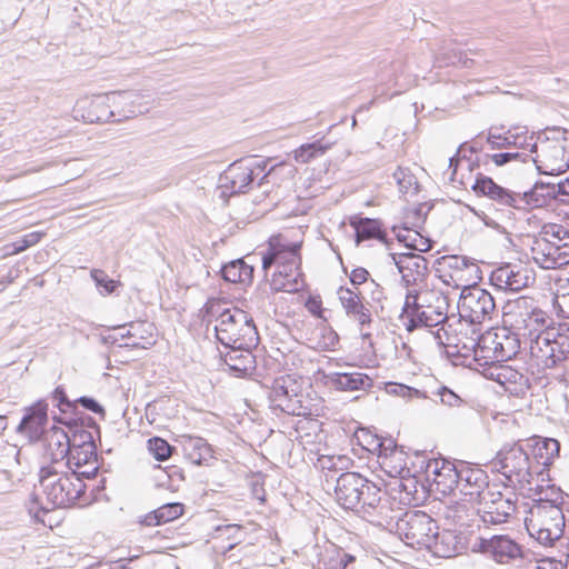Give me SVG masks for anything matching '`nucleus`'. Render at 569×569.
<instances>
[{"label":"nucleus","mask_w":569,"mask_h":569,"mask_svg":"<svg viewBox=\"0 0 569 569\" xmlns=\"http://www.w3.org/2000/svg\"><path fill=\"white\" fill-rule=\"evenodd\" d=\"M397 532L416 550H427L439 558H451L457 552L452 532H440L437 522L423 511L406 512L397 522Z\"/></svg>","instance_id":"1"},{"label":"nucleus","mask_w":569,"mask_h":569,"mask_svg":"<svg viewBox=\"0 0 569 569\" xmlns=\"http://www.w3.org/2000/svg\"><path fill=\"white\" fill-rule=\"evenodd\" d=\"M273 402L283 412L293 416L322 417L327 406L325 398L315 390L311 380L296 373L274 379L271 387Z\"/></svg>","instance_id":"2"},{"label":"nucleus","mask_w":569,"mask_h":569,"mask_svg":"<svg viewBox=\"0 0 569 569\" xmlns=\"http://www.w3.org/2000/svg\"><path fill=\"white\" fill-rule=\"evenodd\" d=\"M480 331L481 328H475L468 336L447 338L446 345L472 351L475 360L485 366L505 362L518 353L520 342L505 326L483 333Z\"/></svg>","instance_id":"3"},{"label":"nucleus","mask_w":569,"mask_h":569,"mask_svg":"<svg viewBox=\"0 0 569 569\" xmlns=\"http://www.w3.org/2000/svg\"><path fill=\"white\" fill-rule=\"evenodd\" d=\"M39 488L40 499L47 507L70 508L84 493L86 485L76 473L44 465L39 470Z\"/></svg>","instance_id":"4"},{"label":"nucleus","mask_w":569,"mask_h":569,"mask_svg":"<svg viewBox=\"0 0 569 569\" xmlns=\"http://www.w3.org/2000/svg\"><path fill=\"white\" fill-rule=\"evenodd\" d=\"M496 310V303L492 296L477 284L462 291L458 311L459 319L453 322H446L441 330L448 336L447 338H458L471 333V329L481 328V325L491 319V315Z\"/></svg>","instance_id":"5"},{"label":"nucleus","mask_w":569,"mask_h":569,"mask_svg":"<svg viewBox=\"0 0 569 569\" xmlns=\"http://www.w3.org/2000/svg\"><path fill=\"white\" fill-rule=\"evenodd\" d=\"M502 323L519 342L536 341L548 329L550 318L531 299L519 297L505 306Z\"/></svg>","instance_id":"6"},{"label":"nucleus","mask_w":569,"mask_h":569,"mask_svg":"<svg viewBox=\"0 0 569 569\" xmlns=\"http://www.w3.org/2000/svg\"><path fill=\"white\" fill-rule=\"evenodd\" d=\"M217 312L216 337L222 345L232 349H250L257 345L259 335L249 312L238 307Z\"/></svg>","instance_id":"7"},{"label":"nucleus","mask_w":569,"mask_h":569,"mask_svg":"<svg viewBox=\"0 0 569 569\" xmlns=\"http://www.w3.org/2000/svg\"><path fill=\"white\" fill-rule=\"evenodd\" d=\"M542 174L557 176L569 168V130L548 127L531 158Z\"/></svg>","instance_id":"8"},{"label":"nucleus","mask_w":569,"mask_h":569,"mask_svg":"<svg viewBox=\"0 0 569 569\" xmlns=\"http://www.w3.org/2000/svg\"><path fill=\"white\" fill-rule=\"evenodd\" d=\"M533 261L543 269L569 264V231L558 223H547L531 247Z\"/></svg>","instance_id":"9"},{"label":"nucleus","mask_w":569,"mask_h":569,"mask_svg":"<svg viewBox=\"0 0 569 569\" xmlns=\"http://www.w3.org/2000/svg\"><path fill=\"white\" fill-rule=\"evenodd\" d=\"M528 533L539 543L551 547L565 531L566 520L561 507L552 505H532L525 518Z\"/></svg>","instance_id":"10"},{"label":"nucleus","mask_w":569,"mask_h":569,"mask_svg":"<svg viewBox=\"0 0 569 569\" xmlns=\"http://www.w3.org/2000/svg\"><path fill=\"white\" fill-rule=\"evenodd\" d=\"M305 232L301 227L284 228L268 240L267 251L262 256V269H270L273 263L302 264L301 249Z\"/></svg>","instance_id":"11"},{"label":"nucleus","mask_w":569,"mask_h":569,"mask_svg":"<svg viewBox=\"0 0 569 569\" xmlns=\"http://www.w3.org/2000/svg\"><path fill=\"white\" fill-rule=\"evenodd\" d=\"M435 271L437 279L452 291H466L482 279L479 266L461 256L439 258Z\"/></svg>","instance_id":"12"},{"label":"nucleus","mask_w":569,"mask_h":569,"mask_svg":"<svg viewBox=\"0 0 569 569\" xmlns=\"http://www.w3.org/2000/svg\"><path fill=\"white\" fill-rule=\"evenodd\" d=\"M379 488L357 472L342 473L335 488L336 499L345 509L359 505L373 507L380 500Z\"/></svg>","instance_id":"13"},{"label":"nucleus","mask_w":569,"mask_h":569,"mask_svg":"<svg viewBox=\"0 0 569 569\" xmlns=\"http://www.w3.org/2000/svg\"><path fill=\"white\" fill-rule=\"evenodd\" d=\"M452 290L445 287L435 276L426 280L418 290L409 291L403 309L425 308L429 313L443 318L449 309V295Z\"/></svg>","instance_id":"14"},{"label":"nucleus","mask_w":569,"mask_h":569,"mask_svg":"<svg viewBox=\"0 0 569 569\" xmlns=\"http://www.w3.org/2000/svg\"><path fill=\"white\" fill-rule=\"evenodd\" d=\"M460 466L443 458H435L428 461L426 467V481L429 491L439 498L448 497L458 487Z\"/></svg>","instance_id":"15"},{"label":"nucleus","mask_w":569,"mask_h":569,"mask_svg":"<svg viewBox=\"0 0 569 569\" xmlns=\"http://www.w3.org/2000/svg\"><path fill=\"white\" fill-rule=\"evenodd\" d=\"M462 501L476 508L493 486H489L487 472L477 465L460 463L458 487Z\"/></svg>","instance_id":"16"},{"label":"nucleus","mask_w":569,"mask_h":569,"mask_svg":"<svg viewBox=\"0 0 569 569\" xmlns=\"http://www.w3.org/2000/svg\"><path fill=\"white\" fill-rule=\"evenodd\" d=\"M479 548L483 555L501 565L523 558L522 546L507 535H495L488 539H481Z\"/></svg>","instance_id":"17"},{"label":"nucleus","mask_w":569,"mask_h":569,"mask_svg":"<svg viewBox=\"0 0 569 569\" xmlns=\"http://www.w3.org/2000/svg\"><path fill=\"white\" fill-rule=\"evenodd\" d=\"M391 259L408 287H419L428 279V260L423 256L409 251L391 253Z\"/></svg>","instance_id":"18"},{"label":"nucleus","mask_w":569,"mask_h":569,"mask_svg":"<svg viewBox=\"0 0 569 569\" xmlns=\"http://www.w3.org/2000/svg\"><path fill=\"white\" fill-rule=\"evenodd\" d=\"M496 468L508 479L525 477L529 473V457L519 443L502 448L496 456Z\"/></svg>","instance_id":"19"},{"label":"nucleus","mask_w":569,"mask_h":569,"mask_svg":"<svg viewBox=\"0 0 569 569\" xmlns=\"http://www.w3.org/2000/svg\"><path fill=\"white\" fill-rule=\"evenodd\" d=\"M410 461V456L392 440H387V445L378 453V463L381 470L392 478L407 479L411 477Z\"/></svg>","instance_id":"20"},{"label":"nucleus","mask_w":569,"mask_h":569,"mask_svg":"<svg viewBox=\"0 0 569 569\" xmlns=\"http://www.w3.org/2000/svg\"><path fill=\"white\" fill-rule=\"evenodd\" d=\"M47 425L48 406L43 401H38L26 409L17 431L30 443H33L44 435Z\"/></svg>","instance_id":"21"},{"label":"nucleus","mask_w":569,"mask_h":569,"mask_svg":"<svg viewBox=\"0 0 569 569\" xmlns=\"http://www.w3.org/2000/svg\"><path fill=\"white\" fill-rule=\"evenodd\" d=\"M297 440L302 448L311 453L320 455L327 448V433L323 422L305 417L296 425Z\"/></svg>","instance_id":"22"},{"label":"nucleus","mask_w":569,"mask_h":569,"mask_svg":"<svg viewBox=\"0 0 569 569\" xmlns=\"http://www.w3.org/2000/svg\"><path fill=\"white\" fill-rule=\"evenodd\" d=\"M68 471L77 477L91 478L98 472V459L93 442L71 447L67 460Z\"/></svg>","instance_id":"23"},{"label":"nucleus","mask_w":569,"mask_h":569,"mask_svg":"<svg viewBox=\"0 0 569 569\" xmlns=\"http://www.w3.org/2000/svg\"><path fill=\"white\" fill-rule=\"evenodd\" d=\"M491 281L500 289L519 291L529 287L535 277L526 267L506 264L492 272Z\"/></svg>","instance_id":"24"},{"label":"nucleus","mask_w":569,"mask_h":569,"mask_svg":"<svg viewBox=\"0 0 569 569\" xmlns=\"http://www.w3.org/2000/svg\"><path fill=\"white\" fill-rule=\"evenodd\" d=\"M476 509L479 513H482L485 521L502 523L515 511V506L497 490V486H493L487 497L476 506Z\"/></svg>","instance_id":"25"},{"label":"nucleus","mask_w":569,"mask_h":569,"mask_svg":"<svg viewBox=\"0 0 569 569\" xmlns=\"http://www.w3.org/2000/svg\"><path fill=\"white\" fill-rule=\"evenodd\" d=\"M277 267L270 279V287L277 292H297L305 286L301 266L273 263Z\"/></svg>","instance_id":"26"},{"label":"nucleus","mask_w":569,"mask_h":569,"mask_svg":"<svg viewBox=\"0 0 569 569\" xmlns=\"http://www.w3.org/2000/svg\"><path fill=\"white\" fill-rule=\"evenodd\" d=\"M339 301L348 317L357 321L361 328L372 322L369 308L363 303V297L357 290L348 287L338 289Z\"/></svg>","instance_id":"27"},{"label":"nucleus","mask_w":569,"mask_h":569,"mask_svg":"<svg viewBox=\"0 0 569 569\" xmlns=\"http://www.w3.org/2000/svg\"><path fill=\"white\" fill-rule=\"evenodd\" d=\"M471 190L477 197H487L501 206L510 208V204L518 202V199L512 198V191L505 189L493 181L492 178L482 173H478Z\"/></svg>","instance_id":"28"},{"label":"nucleus","mask_w":569,"mask_h":569,"mask_svg":"<svg viewBox=\"0 0 569 569\" xmlns=\"http://www.w3.org/2000/svg\"><path fill=\"white\" fill-rule=\"evenodd\" d=\"M70 449L67 432L60 427H52L46 436L44 445V456L50 460L48 465L62 467V461L69 455Z\"/></svg>","instance_id":"29"},{"label":"nucleus","mask_w":569,"mask_h":569,"mask_svg":"<svg viewBox=\"0 0 569 569\" xmlns=\"http://www.w3.org/2000/svg\"><path fill=\"white\" fill-rule=\"evenodd\" d=\"M532 458L538 465L549 467L559 457L560 443L553 438L535 436L528 440Z\"/></svg>","instance_id":"30"},{"label":"nucleus","mask_w":569,"mask_h":569,"mask_svg":"<svg viewBox=\"0 0 569 569\" xmlns=\"http://www.w3.org/2000/svg\"><path fill=\"white\" fill-rule=\"evenodd\" d=\"M226 187L232 193L244 192L254 180V169L244 162H234L224 173Z\"/></svg>","instance_id":"31"},{"label":"nucleus","mask_w":569,"mask_h":569,"mask_svg":"<svg viewBox=\"0 0 569 569\" xmlns=\"http://www.w3.org/2000/svg\"><path fill=\"white\" fill-rule=\"evenodd\" d=\"M182 449L186 459L196 466H207L214 459L211 445L200 437H186Z\"/></svg>","instance_id":"32"},{"label":"nucleus","mask_w":569,"mask_h":569,"mask_svg":"<svg viewBox=\"0 0 569 569\" xmlns=\"http://www.w3.org/2000/svg\"><path fill=\"white\" fill-rule=\"evenodd\" d=\"M133 348L147 349L157 341V328L154 323L147 320L133 321L128 326L126 335Z\"/></svg>","instance_id":"33"},{"label":"nucleus","mask_w":569,"mask_h":569,"mask_svg":"<svg viewBox=\"0 0 569 569\" xmlns=\"http://www.w3.org/2000/svg\"><path fill=\"white\" fill-rule=\"evenodd\" d=\"M507 139L510 148L517 149L516 152H525V162L532 158L537 148L533 132L526 126H513L507 130Z\"/></svg>","instance_id":"34"},{"label":"nucleus","mask_w":569,"mask_h":569,"mask_svg":"<svg viewBox=\"0 0 569 569\" xmlns=\"http://www.w3.org/2000/svg\"><path fill=\"white\" fill-rule=\"evenodd\" d=\"M545 340L550 346V356L557 359L566 358L569 355V326H548L545 331Z\"/></svg>","instance_id":"35"},{"label":"nucleus","mask_w":569,"mask_h":569,"mask_svg":"<svg viewBox=\"0 0 569 569\" xmlns=\"http://www.w3.org/2000/svg\"><path fill=\"white\" fill-rule=\"evenodd\" d=\"M186 507L181 502L164 503L143 516L141 523L148 527L164 525L183 516Z\"/></svg>","instance_id":"36"},{"label":"nucleus","mask_w":569,"mask_h":569,"mask_svg":"<svg viewBox=\"0 0 569 569\" xmlns=\"http://www.w3.org/2000/svg\"><path fill=\"white\" fill-rule=\"evenodd\" d=\"M548 187L545 184H536L533 188L523 193L512 191V198L518 199V202L510 204V208L517 210H527L532 208H542L548 204L549 196L547 193Z\"/></svg>","instance_id":"37"},{"label":"nucleus","mask_w":569,"mask_h":569,"mask_svg":"<svg viewBox=\"0 0 569 569\" xmlns=\"http://www.w3.org/2000/svg\"><path fill=\"white\" fill-rule=\"evenodd\" d=\"M217 539L220 541V549L226 552L240 545L252 546L250 536L246 528L240 525H228L219 529Z\"/></svg>","instance_id":"38"},{"label":"nucleus","mask_w":569,"mask_h":569,"mask_svg":"<svg viewBox=\"0 0 569 569\" xmlns=\"http://www.w3.org/2000/svg\"><path fill=\"white\" fill-rule=\"evenodd\" d=\"M331 147L332 143L326 141L325 138H321L315 142L302 143L292 150L291 154L297 163L306 164L326 154Z\"/></svg>","instance_id":"39"},{"label":"nucleus","mask_w":569,"mask_h":569,"mask_svg":"<svg viewBox=\"0 0 569 569\" xmlns=\"http://www.w3.org/2000/svg\"><path fill=\"white\" fill-rule=\"evenodd\" d=\"M331 385L341 391H358L370 387V378L361 372H338L330 377Z\"/></svg>","instance_id":"40"},{"label":"nucleus","mask_w":569,"mask_h":569,"mask_svg":"<svg viewBox=\"0 0 569 569\" xmlns=\"http://www.w3.org/2000/svg\"><path fill=\"white\" fill-rule=\"evenodd\" d=\"M490 378L501 385L507 391H515L521 383L523 376L510 366L500 363L491 365Z\"/></svg>","instance_id":"41"},{"label":"nucleus","mask_w":569,"mask_h":569,"mask_svg":"<svg viewBox=\"0 0 569 569\" xmlns=\"http://www.w3.org/2000/svg\"><path fill=\"white\" fill-rule=\"evenodd\" d=\"M397 239L409 250L427 252L432 248V241L416 229L406 227L399 229Z\"/></svg>","instance_id":"42"},{"label":"nucleus","mask_w":569,"mask_h":569,"mask_svg":"<svg viewBox=\"0 0 569 569\" xmlns=\"http://www.w3.org/2000/svg\"><path fill=\"white\" fill-rule=\"evenodd\" d=\"M224 362L238 377L246 375L252 367L250 349H232L224 356Z\"/></svg>","instance_id":"43"},{"label":"nucleus","mask_w":569,"mask_h":569,"mask_svg":"<svg viewBox=\"0 0 569 569\" xmlns=\"http://www.w3.org/2000/svg\"><path fill=\"white\" fill-rule=\"evenodd\" d=\"M353 441L362 450L377 455L387 445V440H382L377 433L365 427L356 429Z\"/></svg>","instance_id":"44"},{"label":"nucleus","mask_w":569,"mask_h":569,"mask_svg":"<svg viewBox=\"0 0 569 569\" xmlns=\"http://www.w3.org/2000/svg\"><path fill=\"white\" fill-rule=\"evenodd\" d=\"M311 341L316 350L332 351L339 346L340 338L330 326L321 325L316 329Z\"/></svg>","instance_id":"45"},{"label":"nucleus","mask_w":569,"mask_h":569,"mask_svg":"<svg viewBox=\"0 0 569 569\" xmlns=\"http://www.w3.org/2000/svg\"><path fill=\"white\" fill-rule=\"evenodd\" d=\"M513 161L525 162V152H483L477 158L478 166L486 168L491 164L496 168H500Z\"/></svg>","instance_id":"46"},{"label":"nucleus","mask_w":569,"mask_h":569,"mask_svg":"<svg viewBox=\"0 0 569 569\" xmlns=\"http://www.w3.org/2000/svg\"><path fill=\"white\" fill-rule=\"evenodd\" d=\"M350 224L356 230L358 242L370 239H378L382 236L380 223L375 219L353 218L350 220Z\"/></svg>","instance_id":"47"},{"label":"nucleus","mask_w":569,"mask_h":569,"mask_svg":"<svg viewBox=\"0 0 569 569\" xmlns=\"http://www.w3.org/2000/svg\"><path fill=\"white\" fill-rule=\"evenodd\" d=\"M221 272L226 281L231 283H242L252 278L253 269L243 260H236L226 264Z\"/></svg>","instance_id":"48"},{"label":"nucleus","mask_w":569,"mask_h":569,"mask_svg":"<svg viewBox=\"0 0 569 569\" xmlns=\"http://www.w3.org/2000/svg\"><path fill=\"white\" fill-rule=\"evenodd\" d=\"M537 498L533 505H552L561 507L563 503L562 491L555 485L538 486L536 488Z\"/></svg>","instance_id":"49"},{"label":"nucleus","mask_w":569,"mask_h":569,"mask_svg":"<svg viewBox=\"0 0 569 569\" xmlns=\"http://www.w3.org/2000/svg\"><path fill=\"white\" fill-rule=\"evenodd\" d=\"M148 450L158 461L168 460L174 450L169 442L160 437H153L148 440Z\"/></svg>","instance_id":"50"},{"label":"nucleus","mask_w":569,"mask_h":569,"mask_svg":"<svg viewBox=\"0 0 569 569\" xmlns=\"http://www.w3.org/2000/svg\"><path fill=\"white\" fill-rule=\"evenodd\" d=\"M44 234L46 233L42 231H33L28 234H24L21 239L11 244L12 249L10 253L16 254L24 251L26 249L32 246H36L37 243L40 242Z\"/></svg>","instance_id":"51"},{"label":"nucleus","mask_w":569,"mask_h":569,"mask_svg":"<svg viewBox=\"0 0 569 569\" xmlns=\"http://www.w3.org/2000/svg\"><path fill=\"white\" fill-rule=\"evenodd\" d=\"M355 556L337 550L331 557H329L325 566L326 569H348V566L355 562Z\"/></svg>","instance_id":"52"},{"label":"nucleus","mask_w":569,"mask_h":569,"mask_svg":"<svg viewBox=\"0 0 569 569\" xmlns=\"http://www.w3.org/2000/svg\"><path fill=\"white\" fill-rule=\"evenodd\" d=\"M555 305L558 308L559 312L562 317L569 319V279L566 280V283L562 286L561 291L555 296Z\"/></svg>","instance_id":"53"},{"label":"nucleus","mask_w":569,"mask_h":569,"mask_svg":"<svg viewBox=\"0 0 569 569\" xmlns=\"http://www.w3.org/2000/svg\"><path fill=\"white\" fill-rule=\"evenodd\" d=\"M487 143L489 144L490 150L510 149V143L507 139V131L502 132L498 129L490 130Z\"/></svg>","instance_id":"54"},{"label":"nucleus","mask_w":569,"mask_h":569,"mask_svg":"<svg viewBox=\"0 0 569 569\" xmlns=\"http://www.w3.org/2000/svg\"><path fill=\"white\" fill-rule=\"evenodd\" d=\"M92 278L107 293H112L120 286L119 281L110 279L102 270H93Z\"/></svg>","instance_id":"55"},{"label":"nucleus","mask_w":569,"mask_h":569,"mask_svg":"<svg viewBox=\"0 0 569 569\" xmlns=\"http://www.w3.org/2000/svg\"><path fill=\"white\" fill-rule=\"evenodd\" d=\"M305 308L312 316L325 319L323 301L320 295H310L305 301Z\"/></svg>","instance_id":"56"},{"label":"nucleus","mask_w":569,"mask_h":569,"mask_svg":"<svg viewBox=\"0 0 569 569\" xmlns=\"http://www.w3.org/2000/svg\"><path fill=\"white\" fill-rule=\"evenodd\" d=\"M52 399L57 402V407L61 412H68L74 408V403L68 399L63 387L59 386L53 390Z\"/></svg>","instance_id":"57"},{"label":"nucleus","mask_w":569,"mask_h":569,"mask_svg":"<svg viewBox=\"0 0 569 569\" xmlns=\"http://www.w3.org/2000/svg\"><path fill=\"white\" fill-rule=\"evenodd\" d=\"M395 179L401 191H407L413 183V177L402 168H398L393 173Z\"/></svg>","instance_id":"58"},{"label":"nucleus","mask_w":569,"mask_h":569,"mask_svg":"<svg viewBox=\"0 0 569 569\" xmlns=\"http://www.w3.org/2000/svg\"><path fill=\"white\" fill-rule=\"evenodd\" d=\"M369 277H370L369 271L362 267L355 268L349 273L350 282L356 287L366 283L368 281Z\"/></svg>","instance_id":"59"},{"label":"nucleus","mask_w":569,"mask_h":569,"mask_svg":"<svg viewBox=\"0 0 569 569\" xmlns=\"http://www.w3.org/2000/svg\"><path fill=\"white\" fill-rule=\"evenodd\" d=\"M84 408L93 411V412H101L102 411V408L100 407V405L94 401L93 399L91 398H87V397H82L78 400Z\"/></svg>","instance_id":"60"},{"label":"nucleus","mask_w":569,"mask_h":569,"mask_svg":"<svg viewBox=\"0 0 569 569\" xmlns=\"http://www.w3.org/2000/svg\"><path fill=\"white\" fill-rule=\"evenodd\" d=\"M361 343L366 346L369 352H375V343L372 340V335L370 332H361L360 335Z\"/></svg>","instance_id":"61"},{"label":"nucleus","mask_w":569,"mask_h":569,"mask_svg":"<svg viewBox=\"0 0 569 569\" xmlns=\"http://www.w3.org/2000/svg\"><path fill=\"white\" fill-rule=\"evenodd\" d=\"M88 108H89V113H88V116L86 117V119H87L89 122H97V121H99V120H100V117H99V116H96V114H93V113L91 112L93 109H97V108H98V104H97L96 102H90V103L88 104Z\"/></svg>","instance_id":"62"},{"label":"nucleus","mask_w":569,"mask_h":569,"mask_svg":"<svg viewBox=\"0 0 569 569\" xmlns=\"http://www.w3.org/2000/svg\"><path fill=\"white\" fill-rule=\"evenodd\" d=\"M558 192L563 196H569V178L558 183Z\"/></svg>","instance_id":"63"},{"label":"nucleus","mask_w":569,"mask_h":569,"mask_svg":"<svg viewBox=\"0 0 569 569\" xmlns=\"http://www.w3.org/2000/svg\"><path fill=\"white\" fill-rule=\"evenodd\" d=\"M48 516H49V512H48V511H42V513H41V515H37V516H36V518H37V520H38L39 522H41L43 526H48L49 528H51V529H52V528H53V525H52L51 520H50V519H48V520L46 519V517H48Z\"/></svg>","instance_id":"64"}]
</instances>
